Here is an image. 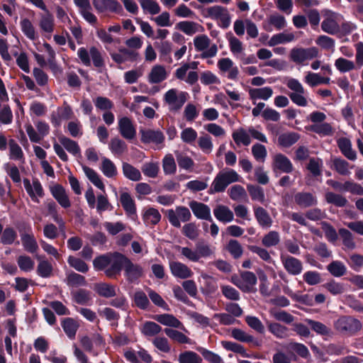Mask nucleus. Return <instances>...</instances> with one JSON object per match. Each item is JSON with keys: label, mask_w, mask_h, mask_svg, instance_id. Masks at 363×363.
Returning <instances> with one entry per match:
<instances>
[{"label": "nucleus", "mask_w": 363, "mask_h": 363, "mask_svg": "<svg viewBox=\"0 0 363 363\" xmlns=\"http://www.w3.org/2000/svg\"><path fill=\"white\" fill-rule=\"evenodd\" d=\"M179 363H201V357L195 352L184 351L181 352L178 357Z\"/></svg>", "instance_id": "48"}, {"label": "nucleus", "mask_w": 363, "mask_h": 363, "mask_svg": "<svg viewBox=\"0 0 363 363\" xmlns=\"http://www.w3.org/2000/svg\"><path fill=\"white\" fill-rule=\"evenodd\" d=\"M77 55L83 65L86 67L91 65L90 57L94 67L101 68L105 66L104 60L101 52L94 46L90 48L89 52L84 47L79 48L77 51Z\"/></svg>", "instance_id": "3"}, {"label": "nucleus", "mask_w": 363, "mask_h": 363, "mask_svg": "<svg viewBox=\"0 0 363 363\" xmlns=\"http://www.w3.org/2000/svg\"><path fill=\"white\" fill-rule=\"evenodd\" d=\"M337 146L342 154L350 160H355L356 152L352 148V143L347 138H340L337 141Z\"/></svg>", "instance_id": "19"}, {"label": "nucleus", "mask_w": 363, "mask_h": 363, "mask_svg": "<svg viewBox=\"0 0 363 363\" xmlns=\"http://www.w3.org/2000/svg\"><path fill=\"white\" fill-rule=\"evenodd\" d=\"M338 233L342 240V244L347 249L353 250L355 248V242H354L352 233L346 228H340Z\"/></svg>", "instance_id": "55"}, {"label": "nucleus", "mask_w": 363, "mask_h": 363, "mask_svg": "<svg viewBox=\"0 0 363 363\" xmlns=\"http://www.w3.org/2000/svg\"><path fill=\"white\" fill-rule=\"evenodd\" d=\"M113 252H109L104 255L97 256L93 260V265L96 270L102 271L105 269L109 264L114 263Z\"/></svg>", "instance_id": "20"}, {"label": "nucleus", "mask_w": 363, "mask_h": 363, "mask_svg": "<svg viewBox=\"0 0 363 363\" xmlns=\"http://www.w3.org/2000/svg\"><path fill=\"white\" fill-rule=\"evenodd\" d=\"M147 293L149 298L155 306L165 311H169L168 304L158 293L151 289H148Z\"/></svg>", "instance_id": "61"}, {"label": "nucleus", "mask_w": 363, "mask_h": 363, "mask_svg": "<svg viewBox=\"0 0 363 363\" xmlns=\"http://www.w3.org/2000/svg\"><path fill=\"white\" fill-rule=\"evenodd\" d=\"M118 130L122 137L127 140L133 139L136 135L135 128L128 117H123L119 120Z\"/></svg>", "instance_id": "12"}, {"label": "nucleus", "mask_w": 363, "mask_h": 363, "mask_svg": "<svg viewBox=\"0 0 363 363\" xmlns=\"http://www.w3.org/2000/svg\"><path fill=\"white\" fill-rule=\"evenodd\" d=\"M62 328L67 337L72 340L75 337L79 324L72 318H65L62 320Z\"/></svg>", "instance_id": "28"}, {"label": "nucleus", "mask_w": 363, "mask_h": 363, "mask_svg": "<svg viewBox=\"0 0 363 363\" xmlns=\"http://www.w3.org/2000/svg\"><path fill=\"white\" fill-rule=\"evenodd\" d=\"M196 350L203 356L205 360L210 363H221L222 359L220 357L204 347H199Z\"/></svg>", "instance_id": "64"}, {"label": "nucleus", "mask_w": 363, "mask_h": 363, "mask_svg": "<svg viewBox=\"0 0 363 363\" xmlns=\"http://www.w3.org/2000/svg\"><path fill=\"white\" fill-rule=\"evenodd\" d=\"M227 187V171L224 169L214 179L208 193L212 194L224 191Z\"/></svg>", "instance_id": "18"}, {"label": "nucleus", "mask_w": 363, "mask_h": 363, "mask_svg": "<svg viewBox=\"0 0 363 363\" xmlns=\"http://www.w3.org/2000/svg\"><path fill=\"white\" fill-rule=\"evenodd\" d=\"M335 66L342 73L347 72L355 68L354 63L343 57H339L335 61Z\"/></svg>", "instance_id": "59"}, {"label": "nucleus", "mask_w": 363, "mask_h": 363, "mask_svg": "<svg viewBox=\"0 0 363 363\" xmlns=\"http://www.w3.org/2000/svg\"><path fill=\"white\" fill-rule=\"evenodd\" d=\"M280 241V236L278 232L272 230L266 234L262 240V243L266 247L276 246Z\"/></svg>", "instance_id": "60"}, {"label": "nucleus", "mask_w": 363, "mask_h": 363, "mask_svg": "<svg viewBox=\"0 0 363 363\" xmlns=\"http://www.w3.org/2000/svg\"><path fill=\"white\" fill-rule=\"evenodd\" d=\"M18 237L16 230L11 226L6 227L2 232L1 242L3 245H11L14 243Z\"/></svg>", "instance_id": "45"}, {"label": "nucleus", "mask_w": 363, "mask_h": 363, "mask_svg": "<svg viewBox=\"0 0 363 363\" xmlns=\"http://www.w3.org/2000/svg\"><path fill=\"white\" fill-rule=\"evenodd\" d=\"M349 162L340 158L335 157L333 160L332 168L334 169L340 175L346 176L350 174L349 171Z\"/></svg>", "instance_id": "47"}, {"label": "nucleus", "mask_w": 363, "mask_h": 363, "mask_svg": "<svg viewBox=\"0 0 363 363\" xmlns=\"http://www.w3.org/2000/svg\"><path fill=\"white\" fill-rule=\"evenodd\" d=\"M229 196L233 201L242 202L247 201V194L244 187L239 184L231 186Z\"/></svg>", "instance_id": "36"}, {"label": "nucleus", "mask_w": 363, "mask_h": 363, "mask_svg": "<svg viewBox=\"0 0 363 363\" xmlns=\"http://www.w3.org/2000/svg\"><path fill=\"white\" fill-rule=\"evenodd\" d=\"M17 263L23 272H30L35 266L34 261L28 255H20L17 258Z\"/></svg>", "instance_id": "62"}, {"label": "nucleus", "mask_w": 363, "mask_h": 363, "mask_svg": "<svg viewBox=\"0 0 363 363\" xmlns=\"http://www.w3.org/2000/svg\"><path fill=\"white\" fill-rule=\"evenodd\" d=\"M163 171L165 174H172L176 172L177 165L172 155H167L162 160Z\"/></svg>", "instance_id": "63"}, {"label": "nucleus", "mask_w": 363, "mask_h": 363, "mask_svg": "<svg viewBox=\"0 0 363 363\" xmlns=\"http://www.w3.org/2000/svg\"><path fill=\"white\" fill-rule=\"evenodd\" d=\"M132 300L133 301V306H135L143 311L147 310L150 305L147 296L142 290H137L135 291L132 296Z\"/></svg>", "instance_id": "25"}, {"label": "nucleus", "mask_w": 363, "mask_h": 363, "mask_svg": "<svg viewBox=\"0 0 363 363\" xmlns=\"http://www.w3.org/2000/svg\"><path fill=\"white\" fill-rule=\"evenodd\" d=\"M162 331V327L152 321H145L140 328L141 333L145 337H153Z\"/></svg>", "instance_id": "35"}, {"label": "nucleus", "mask_w": 363, "mask_h": 363, "mask_svg": "<svg viewBox=\"0 0 363 363\" xmlns=\"http://www.w3.org/2000/svg\"><path fill=\"white\" fill-rule=\"evenodd\" d=\"M308 130L323 136L332 135L333 133V129L332 126L328 123H321L311 125L308 128Z\"/></svg>", "instance_id": "46"}, {"label": "nucleus", "mask_w": 363, "mask_h": 363, "mask_svg": "<svg viewBox=\"0 0 363 363\" xmlns=\"http://www.w3.org/2000/svg\"><path fill=\"white\" fill-rule=\"evenodd\" d=\"M143 220L147 226L156 225L161 220V215L157 209L150 207L144 211L142 215Z\"/></svg>", "instance_id": "23"}, {"label": "nucleus", "mask_w": 363, "mask_h": 363, "mask_svg": "<svg viewBox=\"0 0 363 363\" xmlns=\"http://www.w3.org/2000/svg\"><path fill=\"white\" fill-rule=\"evenodd\" d=\"M280 259L285 270L291 275L296 276L303 271V264L298 259L290 256L281 255Z\"/></svg>", "instance_id": "6"}, {"label": "nucleus", "mask_w": 363, "mask_h": 363, "mask_svg": "<svg viewBox=\"0 0 363 363\" xmlns=\"http://www.w3.org/2000/svg\"><path fill=\"white\" fill-rule=\"evenodd\" d=\"M47 13L42 16L40 21V28L47 33H52L54 30V17L48 10Z\"/></svg>", "instance_id": "53"}, {"label": "nucleus", "mask_w": 363, "mask_h": 363, "mask_svg": "<svg viewBox=\"0 0 363 363\" xmlns=\"http://www.w3.org/2000/svg\"><path fill=\"white\" fill-rule=\"evenodd\" d=\"M140 4L144 12H148L151 15H155L160 12V6L154 0H140Z\"/></svg>", "instance_id": "57"}, {"label": "nucleus", "mask_w": 363, "mask_h": 363, "mask_svg": "<svg viewBox=\"0 0 363 363\" xmlns=\"http://www.w3.org/2000/svg\"><path fill=\"white\" fill-rule=\"evenodd\" d=\"M50 191L53 198L64 208L71 206V201L62 185L56 184L50 187Z\"/></svg>", "instance_id": "9"}, {"label": "nucleus", "mask_w": 363, "mask_h": 363, "mask_svg": "<svg viewBox=\"0 0 363 363\" xmlns=\"http://www.w3.org/2000/svg\"><path fill=\"white\" fill-rule=\"evenodd\" d=\"M21 28L23 34L30 40H35L36 38L35 28L28 18H23L21 21Z\"/></svg>", "instance_id": "56"}, {"label": "nucleus", "mask_w": 363, "mask_h": 363, "mask_svg": "<svg viewBox=\"0 0 363 363\" xmlns=\"http://www.w3.org/2000/svg\"><path fill=\"white\" fill-rule=\"evenodd\" d=\"M230 335L235 340L240 342L250 344L252 347H258L261 345V342L258 339L239 328H233L230 332Z\"/></svg>", "instance_id": "11"}, {"label": "nucleus", "mask_w": 363, "mask_h": 363, "mask_svg": "<svg viewBox=\"0 0 363 363\" xmlns=\"http://www.w3.org/2000/svg\"><path fill=\"white\" fill-rule=\"evenodd\" d=\"M120 202L126 215L133 219L138 217L135 201L128 192H123L120 196Z\"/></svg>", "instance_id": "15"}, {"label": "nucleus", "mask_w": 363, "mask_h": 363, "mask_svg": "<svg viewBox=\"0 0 363 363\" xmlns=\"http://www.w3.org/2000/svg\"><path fill=\"white\" fill-rule=\"evenodd\" d=\"M167 78V72L162 65L154 66L148 77V81L151 84H159Z\"/></svg>", "instance_id": "26"}, {"label": "nucleus", "mask_w": 363, "mask_h": 363, "mask_svg": "<svg viewBox=\"0 0 363 363\" xmlns=\"http://www.w3.org/2000/svg\"><path fill=\"white\" fill-rule=\"evenodd\" d=\"M322 30L330 35H335L340 33L339 24L331 16L325 18L321 23Z\"/></svg>", "instance_id": "37"}, {"label": "nucleus", "mask_w": 363, "mask_h": 363, "mask_svg": "<svg viewBox=\"0 0 363 363\" xmlns=\"http://www.w3.org/2000/svg\"><path fill=\"white\" fill-rule=\"evenodd\" d=\"M109 148L114 155H121L127 151L128 146L123 140L114 138L110 141Z\"/></svg>", "instance_id": "44"}, {"label": "nucleus", "mask_w": 363, "mask_h": 363, "mask_svg": "<svg viewBox=\"0 0 363 363\" xmlns=\"http://www.w3.org/2000/svg\"><path fill=\"white\" fill-rule=\"evenodd\" d=\"M67 262L71 267L79 272L86 273L89 270L88 264L79 257L70 255L67 258Z\"/></svg>", "instance_id": "52"}, {"label": "nucleus", "mask_w": 363, "mask_h": 363, "mask_svg": "<svg viewBox=\"0 0 363 363\" xmlns=\"http://www.w3.org/2000/svg\"><path fill=\"white\" fill-rule=\"evenodd\" d=\"M253 211L255 217L262 228H268L271 227L272 220L266 209L261 206H254Z\"/></svg>", "instance_id": "17"}, {"label": "nucleus", "mask_w": 363, "mask_h": 363, "mask_svg": "<svg viewBox=\"0 0 363 363\" xmlns=\"http://www.w3.org/2000/svg\"><path fill=\"white\" fill-rule=\"evenodd\" d=\"M232 137L237 145L248 146L251 143L250 135L242 128L233 133Z\"/></svg>", "instance_id": "58"}, {"label": "nucleus", "mask_w": 363, "mask_h": 363, "mask_svg": "<svg viewBox=\"0 0 363 363\" xmlns=\"http://www.w3.org/2000/svg\"><path fill=\"white\" fill-rule=\"evenodd\" d=\"M224 9L220 6H213L207 9L208 16L211 18L220 21V26L227 28V14L224 13Z\"/></svg>", "instance_id": "24"}, {"label": "nucleus", "mask_w": 363, "mask_h": 363, "mask_svg": "<svg viewBox=\"0 0 363 363\" xmlns=\"http://www.w3.org/2000/svg\"><path fill=\"white\" fill-rule=\"evenodd\" d=\"M294 202L301 208H310L318 204L316 196L311 192L301 191L294 194Z\"/></svg>", "instance_id": "10"}, {"label": "nucleus", "mask_w": 363, "mask_h": 363, "mask_svg": "<svg viewBox=\"0 0 363 363\" xmlns=\"http://www.w3.org/2000/svg\"><path fill=\"white\" fill-rule=\"evenodd\" d=\"M305 322L311 327V330L317 334L323 336H329L332 334V330L325 324L312 319H306Z\"/></svg>", "instance_id": "31"}, {"label": "nucleus", "mask_w": 363, "mask_h": 363, "mask_svg": "<svg viewBox=\"0 0 363 363\" xmlns=\"http://www.w3.org/2000/svg\"><path fill=\"white\" fill-rule=\"evenodd\" d=\"M164 331L170 339L175 342H177L180 344L189 342L190 339L179 330L172 328H164Z\"/></svg>", "instance_id": "51"}, {"label": "nucleus", "mask_w": 363, "mask_h": 363, "mask_svg": "<svg viewBox=\"0 0 363 363\" xmlns=\"http://www.w3.org/2000/svg\"><path fill=\"white\" fill-rule=\"evenodd\" d=\"M101 171L108 178H112L117 174L116 165L111 160L106 157L103 158Z\"/></svg>", "instance_id": "54"}, {"label": "nucleus", "mask_w": 363, "mask_h": 363, "mask_svg": "<svg viewBox=\"0 0 363 363\" xmlns=\"http://www.w3.org/2000/svg\"><path fill=\"white\" fill-rule=\"evenodd\" d=\"M318 55V50L315 47L308 48H293L291 51V60L296 64H301L307 60L316 57Z\"/></svg>", "instance_id": "4"}, {"label": "nucleus", "mask_w": 363, "mask_h": 363, "mask_svg": "<svg viewBox=\"0 0 363 363\" xmlns=\"http://www.w3.org/2000/svg\"><path fill=\"white\" fill-rule=\"evenodd\" d=\"M269 331L279 339L285 338L288 336L289 329L278 323H269L267 325Z\"/></svg>", "instance_id": "41"}, {"label": "nucleus", "mask_w": 363, "mask_h": 363, "mask_svg": "<svg viewBox=\"0 0 363 363\" xmlns=\"http://www.w3.org/2000/svg\"><path fill=\"white\" fill-rule=\"evenodd\" d=\"M75 5L79 8V13L84 19L92 26L97 23L96 16L91 13L92 7L89 0H74Z\"/></svg>", "instance_id": "8"}, {"label": "nucleus", "mask_w": 363, "mask_h": 363, "mask_svg": "<svg viewBox=\"0 0 363 363\" xmlns=\"http://www.w3.org/2000/svg\"><path fill=\"white\" fill-rule=\"evenodd\" d=\"M189 207L197 218L212 220L211 209L207 205L196 201H191L189 203Z\"/></svg>", "instance_id": "16"}, {"label": "nucleus", "mask_w": 363, "mask_h": 363, "mask_svg": "<svg viewBox=\"0 0 363 363\" xmlns=\"http://www.w3.org/2000/svg\"><path fill=\"white\" fill-rule=\"evenodd\" d=\"M82 169L87 178L94 186L101 190L104 189L105 186L95 170L85 165L82 166Z\"/></svg>", "instance_id": "39"}, {"label": "nucleus", "mask_w": 363, "mask_h": 363, "mask_svg": "<svg viewBox=\"0 0 363 363\" xmlns=\"http://www.w3.org/2000/svg\"><path fill=\"white\" fill-rule=\"evenodd\" d=\"M140 134L141 135L140 140L145 144L160 145L163 143L165 139L163 133L160 130L140 129Z\"/></svg>", "instance_id": "7"}, {"label": "nucleus", "mask_w": 363, "mask_h": 363, "mask_svg": "<svg viewBox=\"0 0 363 363\" xmlns=\"http://www.w3.org/2000/svg\"><path fill=\"white\" fill-rule=\"evenodd\" d=\"M59 140L60 143L69 153L75 156L80 154V147L76 141L65 136L60 138Z\"/></svg>", "instance_id": "49"}, {"label": "nucleus", "mask_w": 363, "mask_h": 363, "mask_svg": "<svg viewBox=\"0 0 363 363\" xmlns=\"http://www.w3.org/2000/svg\"><path fill=\"white\" fill-rule=\"evenodd\" d=\"M273 94V90L269 86L263 88H253L249 90L250 99L252 101L253 104H256L255 100L263 99L267 100Z\"/></svg>", "instance_id": "21"}, {"label": "nucleus", "mask_w": 363, "mask_h": 363, "mask_svg": "<svg viewBox=\"0 0 363 363\" xmlns=\"http://www.w3.org/2000/svg\"><path fill=\"white\" fill-rule=\"evenodd\" d=\"M328 271L335 277H340L346 274L347 268L341 261H333L327 266Z\"/></svg>", "instance_id": "42"}, {"label": "nucleus", "mask_w": 363, "mask_h": 363, "mask_svg": "<svg viewBox=\"0 0 363 363\" xmlns=\"http://www.w3.org/2000/svg\"><path fill=\"white\" fill-rule=\"evenodd\" d=\"M325 199L328 203L333 204L336 207H345L348 203L344 196L332 191L325 193Z\"/></svg>", "instance_id": "33"}, {"label": "nucleus", "mask_w": 363, "mask_h": 363, "mask_svg": "<svg viewBox=\"0 0 363 363\" xmlns=\"http://www.w3.org/2000/svg\"><path fill=\"white\" fill-rule=\"evenodd\" d=\"M92 4L98 13L108 11L119 14L123 11L122 6L116 0H92Z\"/></svg>", "instance_id": "5"}, {"label": "nucleus", "mask_w": 363, "mask_h": 363, "mask_svg": "<svg viewBox=\"0 0 363 363\" xmlns=\"http://www.w3.org/2000/svg\"><path fill=\"white\" fill-rule=\"evenodd\" d=\"M274 171L280 170L283 173H291L294 169L293 164L290 160L281 153L277 154L273 160Z\"/></svg>", "instance_id": "14"}, {"label": "nucleus", "mask_w": 363, "mask_h": 363, "mask_svg": "<svg viewBox=\"0 0 363 363\" xmlns=\"http://www.w3.org/2000/svg\"><path fill=\"white\" fill-rule=\"evenodd\" d=\"M172 274L180 279H186L192 275L191 270L184 264L179 262H173L169 264Z\"/></svg>", "instance_id": "22"}, {"label": "nucleus", "mask_w": 363, "mask_h": 363, "mask_svg": "<svg viewBox=\"0 0 363 363\" xmlns=\"http://www.w3.org/2000/svg\"><path fill=\"white\" fill-rule=\"evenodd\" d=\"M289 348L295 352L301 358L308 359L311 357V354L308 347L302 343L291 342L289 344Z\"/></svg>", "instance_id": "50"}, {"label": "nucleus", "mask_w": 363, "mask_h": 363, "mask_svg": "<svg viewBox=\"0 0 363 363\" xmlns=\"http://www.w3.org/2000/svg\"><path fill=\"white\" fill-rule=\"evenodd\" d=\"M300 138V135L295 132L281 134L278 138L279 145L284 147H289L295 144Z\"/></svg>", "instance_id": "32"}, {"label": "nucleus", "mask_w": 363, "mask_h": 363, "mask_svg": "<svg viewBox=\"0 0 363 363\" xmlns=\"http://www.w3.org/2000/svg\"><path fill=\"white\" fill-rule=\"evenodd\" d=\"M123 174L127 179L138 182L142 178L141 173L135 167L128 162H123L122 165Z\"/></svg>", "instance_id": "34"}, {"label": "nucleus", "mask_w": 363, "mask_h": 363, "mask_svg": "<svg viewBox=\"0 0 363 363\" xmlns=\"http://www.w3.org/2000/svg\"><path fill=\"white\" fill-rule=\"evenodd\" d=\"M247 190L252 201L263 203L265 201L264 191L262 187L257 184H247Z\"/></svg>", "instance_id": "30"}, {"label": "nucleus", "mask_w": 363, "mask_h": 363, "mask_svg": "<svg viewBox=\"0 0 363 363\" xmlns=\"http://www.w3.org/2000/svg\"><path fill=\"white\" fill-rule=\"evenodd\" d=\"M199 24L194 21H180L176 24L175 28L178 29L188 35H192L198 32Z\"/></svg>", "instance_id": "43"}, {"label": "nucleus", "mask_w": 363, "mask_h": 363, "mask_svg": "<svg viewBox=\"0 0 363 363\" xmlns=\"http://www.w3.org/2000/svg\"><path fill=\"white\" fill-rule=\"evenodd\" d=\"M24 250L30 253L35 254L39 249L36 239L33 233L22 234L21 238Z\"/></svg>", "instance_id": "27"}, {"label": "nucleus", "mask_w": 363, "mask_h": 363, "mask_svg": "<svg viewBox=\"0 0 363 363\" xmlns=\"http://www.w3.org/2000/svg\"><path fill=\"white\" fill-rule=\"evenodd\" d=\"M116 259L114 263L105 269V274L108 278H116L124 270V277L129 284L138 283L143 276V268L138 264L133 263L130 259L119 252H113Z\"/></svg>", "instance_id": "1"}, {"label": "nucleus", "mask_w": 363, "mask_h": 363, "mask_svg": "<svg viewBox=\"0 0 363 363\" xmlns=\"http://www.w3.org/2000/svg\"><path fill=\"white\" fill-rule=\"evenodd\" d=\"M82 169L87 178L94 186L101 190L104 189L105 186L95 170L85 165L82 166Z\"/></svg>", "instance_id": "40"}, {"label": "nucleus", "mask_w": 363, "mask_h": 363, "mask_svg": "<svg viewBox=\"0 0 363 363\" xmlns=\"http://www.w3.org/2000/svg\"><path fill=\"white\" fill-rule=\"evenodd\" d=\"M186 93L181 92L178 96L177 90L169 89L164 94V101L169 105H174V109L178 110L182 108L186 101Z\"/></svg>", "instance_id": "13"}, {"label": "nucleus", "mask_w": 363, "mask_h": 363, "mask_svg": "<svg viewBox=\"0 0 363 363\" xmlns=\"http://www.w3.org/2000/svg\"><path fill=\"white\" fill-rule=\"evenodd\" d=\"M153 318L154 320L164 325L175 328H179L182 325V323L180 322V320H179L176 317L171 314L164 313L155 315L153 316Z\"/></svg>", "instance_id": "29"}, {"label": "nucleus", "mask_w": 363, "mask_h": 363, "mask_svg": "<svg viewBox=\"0 0 363 363\" xmlns=\"http://www.w3.org/2000/svg\"><path fill=\"white\" fill-rule=\"evenodd\" d=\"M94 289L100 296L104 298H111L116 295L115 286L106 283L96 284Z\"/></svg>", "instance_id": "38"}, {"label": "nucleus", "mask_w": 363, "mask_h": 363, "mask_svg": "<svg viewBox=\"0 0 363 363\" xmlns=\"http://www.w3.org/2000/svg\"><path fill=\"white\" fill-rule=\"evenodd\" d=\"M334 328L344 335L353 336L362 329V324L353 316L341 315L334 322Z\"/></svg>", "instance_id": "2"}]
</instances>
